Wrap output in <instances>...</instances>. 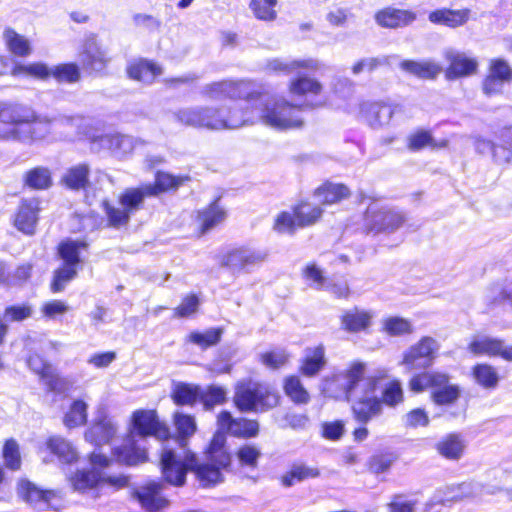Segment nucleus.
<instances>
[{"label":"nucleus","mask_w":512,"mask_h":512,"mask_svg":"<svg viewBox=\"0 0 512 512\" xmlns=\"http://www.w3.org/2000/svg\"><path fill=\"white\" fill-rule=\"evenodd\" d=\"M385 331L391 336H401L413 332L412 324L398 316L389 317L384 322Z\"/></svg>","instance_id":"62"},{"label":"nucleus","mask_w":512,"mask_h":512,"mask_svg":"<svg viewBox=\"0 0 512 512\" xmlns=\"http://www.w3.org/2000/svg\"><path fill=\"white\" fill-rule=\"evenodd\" d=\"M283 389L286 396L297 405L307 404L310 401L308 391L296 375H290L284 379Z\"/></svg>","instance_id":"44"},{"label":"nucleus","mask_w":512,"mask_h":512,"mask_svg":"<svg viewBox=\"0 0 512 512\" xmlns=\"http://www.w3.org/2000/svg\"><path fill=\"white\" fill-rule=\"evenodd\" d=\"M38 212L39 202L37 200H22L14 219L15 227L24 234H34L38 221Z\"/></svg>","instance_id":"22"},{"label":"nucleus","mask_w":512,"mask_h":512,"mask_svg":"<svg viewBox=\"0 0 512 512\" xmlns=\"http://www.w3.org/2000/svg\"><path fill=\"white\" fill-rule=\"evenodd\" d=\"M371 319L369 312L354 308L341 316V325L346 331L356 333L366 330L371 325Z\"/></svg>","instance_id":"36"},{"label":"nucleus","mask_w":512,"mask_h":512,"mask_svg":"<svg viewBox=\"0 0 512 512\" xmlns=\"http://www.w3.org/2000/svg\"><path fill=\"white\" fill-rule=\"evenodd\" d=\"M116 426L107 416H99L94 423L85 431L86 441L95 446L108 444L116 434Z\"/></svg>","instance_id":"27"},{"label":"nucleus","mask_w":512,"mask_h":512,"mask_svg":"<svg viewBox=\"0 0 512 512\" xmlns=\"http://www.w3.org/2000/svg\"><path fill=\"white\" fill-rule=\"evenodd\" d=\"M222 335L223 329L221 327H212L203 332L192 331L188 336V341L205 350L216 346L221 341Z\"/></svg>","instance_id":"46"},{"label":"nucleus","mask_w":512,"mask_h":512,"mask_svg":"<svg viewBox=\"0 0 512 512\" xmlns=\"http://www.w3.org/2000/svg\"><path fill=\"white\" fill-rule=\"evenodd\" d=\"M200 305L199 297L196 294H190L183 298L181 304L175 308V316L186 318L194 314Z\"/></svg>","instance_id":"64"},{"label":"nucleus","mask_w":512,"mask_h":512,"mask_svg":"<svg viewBox=\"0 0 512 512\" xmlns=\"http://www.w3.org/2000/svg\"><path fill=\"white\" fill-rule=\"evenodd\" d=\"M146 197H151L147 193L146 184L135 188H127L119 196V204L132 215L142 207Z\"/></svg>","instance_id":"38"},{"label":"nucleus","mask_w":512,"mask_h":512,"mask_svg":"<svg viewBox=\"0 0 512 512\" xmlns=\"http://www.w3.org/2000/svg\"><path fill=\"white\" fill-rule=\"evenodd\" d=\"M223 435H215L207 449V461L200 463L192 451L177 453L163 446L160 454V470L164 480L174 487H183L188 472H193L203 487H212L224 481L223 471L231 465V455L225 448Z\"/></svg>","instance_id":"1"},{"label":"nucleus","mask_w":512,"mask_h":512,"mask_svg":"<svg viewBox=\"0 0 512 512\" xmlns=\"http://www.w3.org/2000/svg\"><path fill=\"white\" fill-rule=\"evenodd\" d=\"M131 436L126 442L113 448V456L124 465L135 466L147 461L148 454L145 449L140 448L135 436L140 438L155 437L158 440H165L169 437V428L162 423L155 410H137L131 419Z\"/></svg>","instance_id":"4"},{"label":"nucleus","mask_w":512,"mask_h":512,"mask_svg":"<svg viewBox=\"0 0 512 512\" xmlns=\"http://www.w3.org/2000/svg\"><path fill=\"white\" fill-rule=\"evenodd\" d=\"M365 364L356 362L345 372L324 380V392L330 397L344 396L351 404L353 419L367 425L373 418L382 414V402L375 394L377 380H364Z\"/></svg>","instance_id":"2"},{"label":"nucleus","mask_w":512,"mask_h":512,"mask_svg":"<svg viewBox=\"0 0 512 512\" xmlns=\"http://www.w3.org/2000/svg\"><path fill=\"white\" fill-rule=\"evenodd\" d=\"M326 363L325 347L322 344L307 347L300 361L299 372L305 377H315L322 371Z\"/></svg>","instance_id":"25"},{"label":"nucleus","mask_w":512,"mask_h":512,"mask_svg":"<svg viewBox=\"0 0 512 512\" xmlns=\"http://www.w3.org/2000/svg\"><path fill=\"white\" fill-rule=\"evenodd\" d=\"M254 93L255 96H251L248 103H257V120L277 130L303 126L300 113L305 105H295L284 98L271 97L259 89H254Z\"/></svg>","instance_id":"5"},{"label":"nucleus","mask_w":512,"mask_h":512,"mask_svg":"<svg viewBox=\"0 0 512 512\" xmlns=\"http://www.w3.org/2000/svg\"><path fill=\"white\" fill-rule=\"evenodd\" d=\"M52 77L58 82L76 83L81 78L80 67L77 63H62L52 67Z\"/></svg>","instance_id":"54"},{"label":"nucleus","mask_w":512,"mask_h":512,"mask_svg":"<svg viewBox=\"0 0 512 512\" xmlns=\"http://www.w3.org/2000/svg\"><path fill=\"white\" fill-rule=\"evenodd\" d=\"M218 203L219 198H216L206 208L198 211L197 220L202 234L209 232L226 218V211Z\"/></svg>","instance_id":"33"},{"label":"nucleus","mask_w":512,"mask_h":512,"mask_svg":"<svg viewBox=\"0 0 512 512\" xmlns=\"http://www.w3.org/2000/svg\"><path fill=\"white\" fill-rule=\"evenodd\" d=\"M402 71L421 79H434L440 73L438 65L431 61L402 60L399 63Z\"/></svg>","instance_id":"34"},{"label":"nucleus","mask_w":512,"mask_h":512,"mask_svg":"<svg viewBox=\"0 0 512 512\" xmlns=\"http://www.w3.org/2000/svg\"><path fill=\"white\" fill-rule=\"evenodd\" d=\"M41 372L43 373V382L49 392L61 395L69 391L70 382L67 379L54 373L53 370L49 371L47 368H44Z\"/></svg>","instance_id":"56"},{"label":"nucleus","mask_w":512,"mask_h":512,"mask_svg":"<svg viewBox=\"0 0 512 512\" xmlns=\"http://www.w3.org/2000/svg\"><path fill=\"white\" fill-rule=\"evenodd\" d=\"M88 404L83 399H75L72 401L69 410L63 418L64 425L69 428H76L87 423Z\"/></svg>","instance_id":"42"},{"label":"nucleus","mask_w":512,"mask_h":512,"mask_svg":"<svg viewBox=\"0 0 512 512\" xmlns=\"http://www.w3.org/2000/svg\"><path fill=\"white\" fill-rule=\"evenodd\" d=\"M472 374L476 383L485 389L492 390L498 386L499 374L489 364H476L472 369Z\"/></svg>","instance_id":"47"},{"label":"nucleus","mask_w":512,"mask_h":512,"mask_svg":"<svg viewBox=\"0 0 512 512\" xmlns=\"http://www.w3.org/2000/svg\"><path fill=\"white\" fill-rule=\"evenodd\" d=\"M317 67L318 62L314 59L284 60L280 58H274L269 60L266 64L267 70L285 75L291 74L300 68L316 69Z\"/></svg>","instance_id":"37"},{"label":"nucleus","mask_w":512,"mask_h":512,"mask_svg":"<svg viewBox=\"0 0 512 512\" xmlns=\"http://www.w3.org/2000/svg\"><path fill=\"white\" fill-rule=\"evenodd\" d=\"M201 94L211 100L246 98L247 102L251 99V96H255L254 86L251 82L230 80L206 84L203 86Z\"/></svg>","instance_id":"13"},{"label":"nucleus","mask_w":512,"mask_h":512,"mask_svg":"<svg viewBox=\"0 0 512 512\" xmlns=\"http://www.w3.org/2000/svg\"><path fill=\"white\" fill-rule=\"evenodd\" d=\"M261 451L254 445L245 444L236 453L237 459L242 466L256 468L261 457Z\"/></svg>","instance_id":"63"},{"label":"nucleus","mask_w":512,"mask_h":512,"mask_svg":"<svg viewBox=\"0 0 512 512\" xmlns=\"http://www.w3.org/2000/svg\"><path fill=\"white\" fill-rule=\"evenodd\" d=\"M446 58L449 61L446 77L450 80L467 77L477 71V60L468 57L464 53L449 51L446 53Z\"/></svg>","instance_id":"23"},{"label":"nucleus","mask_w":512,"mask_h":512,"mask_svg":"<svg viewBox=\"0 0 512 512\" xmlns=\"http://www.w3.org/2000/svg\"><path fill=\"white\" fill-rule=\"evenodd\" d=\"M206 409H212L215 405H222L227 401V390L218 385H210L201 398Z\"/></svg>","instance_id":"59"},{"label":"nucleus","mask_w":512,"mask_h":512,"mask_svg":"<svg viewBox=\"0 0 512 512\" xmlns=\"http://www.w3.org/2000/svg\"><path fill=\"white\" fill-rule=\"evenodd\" d=\"M497 143L483 137H476L474 147L478 154L491 155L498 165H512V125L495 132Z\"/></svg>","instance_id":"9"},{"label":"nucleus","mask_w":512,"mask_h":512,"mask_svg":"<svg viewBox=\"0 0 512 512\" xmlns=\"http://www.w3.org/2000/svg\"><path fill=\"white\" fill-rule=\"evenodd\" d=\"M464 448V441L458 434H449L436 445L439 454L449 460L460 459L463 455Z\"/></svg>","instance_id":"41"},{"label":"nucleus","mask_w":512,"mask_h":512,"mask_svg":"<svg viewBox=\"0 0 512 512\" xmlns=\"http://www.w3.org/2000/svg\"><path fill=\"white\" fill-rule=\"evenodd\" d=\"M24 183L34 190L47 189L52 185L51 172L46 167H34L25 173Z\"/></svg>","instance_id":"48"},{"label":"nucleus","mask_w":512,"mask_h":512,"mask_svg":"<svg viewBox=\"0 0 512 512\" xmlns=\"http://www.w3.org/2000/svg\"><path fill=\"white\" fill-rule=\"evenodd\" d=\"M322 90L321 83L313 78L299 75L290 82V91L296 95H318Z\"/></svg>","instance_id":"52"},{"label":"nucleus","mask_w":512,"mask_h":512,"mask_svg":"<svg viewBox=\"0 0 512 512\" xmlns=\"http://www.w3.org/2000/svg\"><path fill=\"white\" fill-rule=\"evenodd\" d=\"M3 459L7 468L18 470L21 466L19 446L14 439H8L4 443L2 451Z\"/></svg>","instance_id":"60"},{"label":"nucleus","mask_w":512,"mask_h":512,"mask_svg":"<svg viewBox=\"0 0 512 512\" xmlns=\"http://www.w3.org/2000/svg\"><path fill=\"white\" fill-rule=\"evenodd\" d=\"M162 479H164L163 474ZM168 484L165 480H151L133 489L132 495L141 507L148 512H157L169 506L170 501L162 495V491ZM169 485H171L169 483Z\"/></svg>","instance_id":"14"},{"label":"nucleus","mask_w":512,"mask_h":512,"mask_svg":"<svg viewBox=\"0 0 512 512\" xmlns=\"http://www.w3.org/2000/svg\"><path fill=\"white\" fill-rule=\"evenodd\" d=\"M243 103H234L231 106L218 108L221 111L223 119L241 118L243 122L234 129L244 125L253 124L257 120L256 106L257 103H248L246 98H238Z\"/></svg>","instance_id":"29"},{"label":"nucleus","mask_w":512,"mask_h":512,"mask_svg":"<svg viewBox=\"0 0 512 512\" xmlns=\"http://www.w3.org/2000/svg\"><path fill=\"white\" fill-rule=\"evenodd\" d=\"M395 109L385 103H373L370 105L368 122L372 128H379L390 123Z\"/></svg>","instance_id":"49"},{"label":"nucleus","mask_w":512,"mask_h":512,"mask_svg":"<svg viewBox=\"0 0 512 512\" xmlns=\"http://www.w3.org/2000/svg\"><path fill=\"white\" fill-rule=\"evenodd\" d=\"M80 61L84 70L98 73L106 68L109 59L97 39L92 36L84 42Z\"/></svg>","instance_id":"19"},{"label":"nucleus","mask_w":512,"mask_h":512,"mask_svg":"<svg viewBox=\"0 0 512 512\" xmlns=\"http://www.w3.org/2000/svg\"><path fill=\"white\" fill-rule=\"evenodd\" d=\"M469 350L474 354L500 356L507 361H512V346L506 347L504 341L498 338L484 336L473 340L469 344Z\"/></svg>","instance_id":"26"},{"label":"nucleus","mask_w":512,"mask_h":512,"mask_svg":"<svg viewBox=\"0 0 512 512\" xmlns=\"http://www.w3.org/2000/svg\"><path fill=\"white\" fill-rule=\"evenodd\" d=\"M103 210L111 227L119 228L130 221L131 215L124 208L115 207L108 201H103Z\"/></svg>","instance_id":"57"},{"label":"nucleus","mask_w":512,"mask_h":512,"mask_svg":"<svg viewBox=\"0 0 512 512\" xmlns=\"http://www.w3.org/2000/svg\"><path fill=\"white\" fill-rule=\"evenodd\" d=\"M379 399L382 402V406L396 407L402 403L404 400V392L401 382L397 379L387 382Z\"/></svg>","instance_id":"53"},{"label":"nucleus","mask_w":512,"mask_h":512,"mask_svg":"<svg viewBox=\"0 0 512 512\" xmlns=\"http://www.w3.org/2000/svg\"><path fill=\"white\" fill-rule=\"evenodd\" d=\"M176 120L184 125L209 130L232 129L243 122L241 118L223 119L218 108L194 106L179 109L174 113Z\"/></svg>","instance_id":"8"},{"label":"nucleus","mask_w":512,"mask_h":512,"mask_svg":"<svg viewBox=\"0 0 512 512\" xmlns=\"http://www.w3.org/2000/svg\"><path fill=\"white\" fill-rule=\"evenodd\" d=\"M315 197L323 204H332L349 196V189L344 184L324 183L315 190Z\"/></svg>","instance_id":"40"},{"label":"nucleus","mask_w":512,"mask_h":512,"mask_svg":"<svg viewBox=\"0 0 512 512\" xmlns=\"http://www.w3.org/2000/svg\"><path fill=\"white\" fill-rule=\"evenodd\" d=\"M18 494L26 503L37 510L49 509L51 500L56 496L55 491L42 489L27 479L19 482Z\"/></svg>","instance_id":"18"},{"label":"nucleus","mask_w":512,"mask_h":512,"mask_svg":"<svg viewBox=\"0 0 512 512\" xmlns=\"http://www.w3.org/2000/svg\"><path fill=\"white\" fill-rule=\"evenodd\" d=\"M188 177L175 176L168 172L157 171L154 183H148L147 193L152 197H157L163 193L177 190Z\"/></svg>","instance_id":"30"},{"label":"nucleus","mask_w":512,"mask_h":512,"mask_svg":"<svg viewBox=\"0 0 512 512\" xmlns=\"http://www.w3.org/2000/svg\"><path fill=\"white\" fill-rule=\"evenodd\" d=\"M47 447L62 463L70 464L77 460L78 456L76 450L63 438L50 437L47 441Z\"/></svg>","instance_id":"45"},{"label":"nucleus","mask_w":512,"mask_h":512,"mask_svg":"<svg viewBox=\"0 0 512 512\" xmlns=\"http://www.w3.org/2000/svg\"><path fill=\"white\" fill-rule=\"evenodd\" d=\"M489 71V75L483 81V91L487 95L497 92L499 84L512 80V68L502 58L493 59L490 63Z\"/></svg>","instance_id":"24"},{"label":"nucleus","mask_w":512,"mask_h":512,"mask_svg":"<svg viewBox=\"0 0 512 512\" xmlns=\"http://www.w3.org/2000/svg\"><path fill=\"white\" fill-rule=\"evenodd\" d=\"M440 343L431 336H423L403 354L402 364L410 371L430 368L438 356Z\"/></svg>","instance_id":"11"},{"label":"nucleus","mask_w":512,"mask_h":512,"mask_svg":"<svg viewBox=\"0 0 512 512\" xmlns=\"http://www.w3.org/2000/svg\"><path fill=\"white\" fill-rule=\"evenodd\" d=\"M203 391L200 386L179 382L174 385L171 397L177 406L194 405L201 400Z\"/></svg>","instance_id":"35"},{"label":"nucleus","mask_w":512,"mask_h":512,"mask_svg":"<svg viewBox=\"0 0 512 512\" xmlns=\"http://www.w3.org/2000/svg\"><path fill=\"white\" fill-rule=\"evenodd\" d=\"M71 482L74 490L84 492L104 484L121 488L126 486L128 479L125 476L107 475L101 471L80 470L71 478Z\"/></svg>","instance_id":"16"},{"label":"nucleus","mask_w":512,"mask_h":512,"mask_svg":"<svg viewBox=\"0 0 512 512\" xmlns=\"http://www.w3.org/2000/svg\"><path fill=\"white\" fill-rule=\"evenodd\" d=\"M96 142L100 147L109 150L117 158L131 155L138 146L145 145L144 140L121 133L101 135L96 139Z\"/></svg>","instance_id":"17"},{"label":"nucleus","mask_w":512,"mask_h":512,"mask_svg":"<svg viewBox=\"0 0 512 512\" xmlns=\"http://www.w3.org/2000/svg\"><path fill=\"white\" fill-rule=\"evenodd\" d=\"M77 276V270L61 265L58 269H56L53 273V278L51 281V291L53 293H58L64 290L66 284L73 280Z\"/></svg>","instance_id":"58"},{"label":"nucleus","mask_w":512,"mask_h":512,"mask_svg":"<svg viewBox=\"0 0 512 512\" xmlns=\"http://www.w3.org/2000/svg\"><path fill=\"white\" fill-rule=\"evenodd\" d=\"M450 377L447 373L439 371H424L415 374L409 381V388L415 393L432 388L431 399L439 406H448L455 403L460 395V387L449 383Z\"/></svg>","instance_id":"7"},{"label":"nucleus","mask_w":512,"mask_h":512,"mask_svg":"<svg viewBox=\"0 0 512 512\" xmlns=\"http://www.w3.org/2000/svg\"><path fill=\"white\" fill-rule=\"evenodd\" d=\"M319 476L320 471L317 467H310L305 464H294L288 472L282 475L281 483L285 487H291L295 482H301Z\"/></svg>","instance_id":"43"},{"label":"nucleus","mask_w":512,"mask_h":512,"mask_svg":"<svg viewBox=\"0 0 512 512\" xmlns=\"http://www.w3.org/2000/svg\"><path fill=\"white\" fill-rule=\"evenodd\" d=\"M127 74L130 79L151 84L155 78L162 74V68L156 63L142 59L127 67Z\"/></svg>","instance_id":"32"},{"label":"nucleus","mask_w":512,"mask_h":512,"mask_svg":"<svg viewBox=\"0 0 512 512\" xmlns=\"http://www.w3.org/2000/svg\"><path fill=\"white\" fill-rule=\"evenodd\" d=\"M90 167L86 163L72 166L64 174L62 181L71 190L85 189L89 184Z\"/></svg>","instance_id":"39"},{"label":"nucleus","mask_w":512,"mask_h":512,"mask_svg":"<svg viewBox=\"0 0 512 512\" xmlns=\"http://www.w3.org/2000/svg\"><path fill=\"white\" fill-rule=\"evenodd\" d=\"M174 425L177 430L175 442L181 449L179 453L190 451L187 448V445L188 439L195 433L197 428L195 418L192 415L185 414L183 412H176L174 414ZM176 452L178 453V451Z\"/></svg>","instance_id":"31"},{"label":"nucleus","mask_w":512,"mask_h":512,"mask_svg":"<svg viewBox=\"0 0 512 512\" xmlns=\"http://www.w3.org/2000/svg\"><path fill=\"white\" fill-rule=\"evenodd\" d=\"M474 494L475 487L471 482L446 485L436 489L425 505V512H439L436 509L437 506H449L465 498L473 497Z\"/></svg>","instance_id":"15"},{"label":"nucleus","mask_w":512,"mask_h":512,"mask_svg":"<svg viewBox=\"0 0 512 512\" xmlns=\"http://www.w3.org/2000/svg\"><path fill=\"white\" fill-rule=\"evenodd\" d=\"M398 59L397 55H381L377 57L362 58L352 66V73L358 75L363 71L373 72L379 67L390 66L391 61Z\"/></svg>","instance_id":"51"},{"label":"nucleus","mask_w":512,"mask_h":512,"mask_svg":"<svg viewBox=\"0 0 512 512\" xmlns=\"http://www.w3.org/2000/svg\"><path fill=\"white\" fill-rule=\"evenodd\" d=\"M469 16V9L453 10L441 8L431 11L428 15V20L435 25L457 28L464 25L469 20Z\"/></svg>","instance_id":"28"},{"label":"nucleus","mask_w":512,"mask_h":512,"mask_svg":"<svg viewBox=\"0 0 512 512\" xmlns=\"http://www.w3.org/2000/svg\"><path fill=\"white\" fill-rule=\"evenodd\" d=\"M4 38L11 53L25 57L31 53V45L28 39L8 28L4 31Z\"/></svg>","instance_id":"50"},{"label":"nucleus","mask_w":512,"mask_h":512,"mask_svg":"<svg viewBox=\"0 0 512 512\" xmlns=\"http://www.w3.org/2000/svg\"><path fill=\"white\" fill-rule=\"evenodd\" d=\"M276 4L277 0H252L250 7L258 19L270 21L276 18Z\"/></svg>","instance_id":"61"},{"label":"nucleus","mask_w":512,"mask_h":512,"mask_svg":"<svg viewBox=\"0 0 512 512\" xmlns=\"http://www.w3.org/2000/svg\"><path fill=\"white\" fill-rule=\"evenodd\" d=\"M56 120V116L39 114L23 103L0 102V122L10 125L0 128V139L31 145L50 134Z\"/></svg>","instance_id":"3"},{"label":"nucleus","mask_w":512,"mask_h":512,"mask_svg":"<svg viewBox=\"0 0 512 512\" xmlns=\"http://www.w3.org/2000/svg\"><path fill=\"white\" fill-rule=\"evenodd\" d=\"M89 243L86 240L67 238L62 240L57 247V255L62 265L78 270L83 263L81 252L87 251Z\"/></svg>","instance_id":"21"},{"label":"nucleus","mask_w":512,"mask_h":512,"mask_svg":"<svg viewBox=\"0 0 512 512\" xmlns=\"http://www.w3.org/2000/svg\"><path fill=\"white\" fill-rule=\"evenodd\" d=\"M322 215V209L319 206H312L308 203H301L294 207V216L297 225L300 227L315 223Z\"/></svg>","instance_id":"55"},{"label":"nucleus","mask_w":512,"mask_h":512,"mask_svg":"<svg viewBox=\"0 0 512 512\" xmlns=\"http://www.w3.org/2000/svg\"><path fill=\"white\" fill-rule=\"evenodd\" d=\"M374 18L381 27L397 29L412 24L417 19V15L411 10L387 7L378 11Z\"/></svg>","instance_id":"20"},{"label":"nucleus","mask_w":512,"mask_h":512,"mask_svg":"<svg viewBox=\"0 0 512 512\" xmlns=\"http://www.w3.org/2000/svg\"><path fill=\"white\" fill-rule=\"evenodd\" d=\"M404 216L378 203L369 204L365 212V230L367 234L393 233L404 223Z\"/></svg>","instance_id":"10"},{"label":"nucleus","mask_w":512,"mask_h":512,"mask_svg":"<svg viewBox=\"0 0 512 512\" xmlns=\"http://www.w3.org/2000/svg\"><path fill=\"white\" fill-rule=\"evenodd\" d=\"M267 257L264 250L251 246H240L229 250L223 255L220 265L227 268L233 275L249 273Z\"/></svg>","instance_id":"12"},{"label":"nucleus","mask_w":512,"mask_h":512,"mask_svg":"<svg viewBox=\"0 0 512 512\" xmlns=\"http://www.w3.org/2000/svg\"><path fill=\"white\" fill-rule=\"evenodd\" d=\"M233 401L235 407L242 413H262L278 404V398L270 386L253 379H245L237 383Z\"/></svg>","instance_id":"6"}]
</instances>
